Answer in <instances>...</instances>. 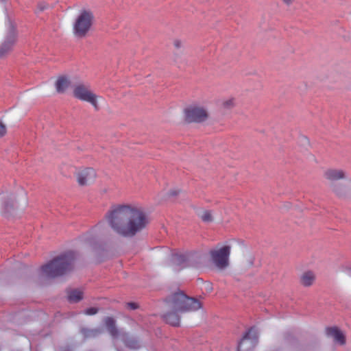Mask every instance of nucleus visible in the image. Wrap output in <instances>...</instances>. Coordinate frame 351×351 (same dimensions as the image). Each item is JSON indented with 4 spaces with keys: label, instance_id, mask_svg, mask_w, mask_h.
<instances>
[{
    "label": "nucleus",
    "instance_id": "f257e3e1",
    "mask_svg": "<svg viewBox=\"0 0 351 351\" xmlns=\"http://www.w3.org/2000/svg\"><path fill=\"white\" fill-rule=\"evenodd\" d=\"M105 219L116 234L126 238L141 232L149 223L143 208L134 204L112 205L105 215Z\"/></svg>",
    "mask_w": 351,
    "mask_h": 351
},
{
    "label": "nucleus",
    "instance_id": "f03ea898",
    "mask_svg": "<svg viewBox=\"0 0 351 351\" xmlns=\"http://www.w3.org/2000/svg\"><path fill=\"white\" fill-rule=\"evenodd\" d=\"M169 312L163 315L165 322L172 326H178L180 324V314L194 311L202 307L201 303L193 298L186 296L182 292H177L166 300Z\"/></svg>",
    "mask_w": 351,
    "mask_h": 351
},
{
    "label": "nucleus",
    "instance_id": "7ed1b4c3",
    "mask_svg": "<svg viewBox=\"0 0 351 351\" xmlns=\"http://www.w3.org/2000/svg\"><path fill=\"white\" fill-rule=\"evenodd\" d=\"M74 259V253L68 252L43 265L40 268L41 273L43 276L49 278L62 276L73 269Z\"/></svg>",
    "mask_w": 351,
    "mask_h": 351
},
{
    "label": "nucleus",
    "instance_id": "20e7f679",
    "mask_svg": "<svg viewBox=\"0 0 351 351\" xmlns=\"http://www.w3.org/2000/svg\"><path fill=\"white\" fill-rule=\"evenodd\" d=\"M324 178L330 184V190L338 197H343L349 189L343 184H336L337 181L346 179L347 173L342 169L328 168L324 171Z\"/></svg>",
    "mask_w": 351,
    "mask_h": 351
},
{
    "label": "nucleus",
    "instance_id": "39448f33",
    "mask_svg": "<svg viewBox=\"0 0 351 351\" xmlns=\"http://www.w3.org/2000/svg\"><path fill=\"white\" fill-rule=\"evenodd\" d=\"M73 95L75 98L90 104L97 110L99 109L98 99L101 97L94 93L88 84L79 83L73 87Z\"/></svg>",
    "mask_w": 351,
    "mask_h": 351
},
{
    "label": "nucleus",
    "instance_id": "423d86ee",
    "mask_svg": "<svg viewBox=\"0 0 351 351\" xmlns=\"http://www.w3.org/2000/svg\"><path fill=\"white\" fill-rule=\"evenodd\" d=\"M184 120L187 123H201L206 121L209 117L208 109L199 104L187 106L184 110Z\"/></svg>",
    "mask_w": 351,
    "mask_h": 351
},
{
    "label": "nucleus",
    "instance_id": "0eeeda50",
    "mask_svg": "<svg viewBox=\"0 0 351 351\" xmlns=\"http://www.w3.org/2000/svg\"><path fill=\"white\" fill-rule=\"evenodd\" d=\"M93 15L89 11H82L77 18L73 25V33L77 37H84L90 30Z\"/></svg>",
    "mask_w": 351,
    "mask_h": 351
},
{
    "label": "nucleus",
    "instance_id": "6e6552de",
    "mask_svg": "<svg viewBox=\"0 0 351 351\" xmlns=\"http://www.w3.org/2000/svg\"><path fill=\"white\" fill-rule=\"evenodd\" d=\"M212 263L219 269H224L229 265L230 247L225 245L219 249L212 250L209 252Z\"/></svg>",
    "mask_w": 351,
    "mask_h": 351
},
{
    "label": "nucleus",
    "instance_id": "1a4fd4ad",
    "mask_svg": "<svg viewBox=\"0 0 351 351\" xmlns=\"http://www.w3.org/2000/svg\"><path fill=\"white\" fill-rule=\"evenodd\" d=\"M325 333L327 337L332 339L335 344L344 346L346 343L345 334L337 326L326 328Z\"/></svg>",
    "mask_w": 351,
    "mask_h": 351
},
{
    "label": "nucleus",
    "instance_id": "9d476101",
    "mask_svg": "<svg viewBox=\"0 0 351 351\" xmlns=\"http://www.w3.org/2000/svg\"><path fill=\"white\" fill-rule=\"evenodd\" d=\"M96 178V172L93 168H86L77 173V182L80 185H88L93 183Z\"/></svg>",
    "mask_w": 351,
    "mask_h": 351
},
{
    "label": "nucleus",
    "instance_id": "9b49d317",
    "mask_svg": "<svg viewBox=\"0 0 351 351\" xmlns=\"http://www.w3.org/2000/svg\"><path fill=\"white\" fill-rule=\"evenodd\" d=\"M16 42V33L13 27L11 28L10 35L0 46V58L4 56L12 49Z\"/></svg>",
    "mask_w": 351,
    "mask_h": 351
},
{
    "label": "nucleus",
    "instance_id": "f8f14e48",
    "mask_svg": "<svg viewBox=\"0 0 351 351\" xmlns=\"http://www.w3.org/2000/svg\"><path fill=\"white\" fill-rule=\"evenodd\" d=\"M71 81L66 76H60L57 78L55 86L58 93H64L70 86Z\"/></svg>",
    "mask_w": 351,
    "mask_h": 351
},
{
    "label": "nucleus",
    "instance_id": "ddd939ff",
    "mask_svg": "<svg viewBox=\"0 0 351 351\" xmlns=\"http://www.w3.org/2000/svg\"><path fill=\"white\" fill-rule=\"evenodd\" d=\"M105 326L107 330L112 337H117L119 335V330L116 327L115 320L111 317H107L104 319Z\"/></svg>",
    "mask_w": 351,
    "mask_h": 351
},
{
    "label": "nucleus",
    "instance_id": "4468645a",
    "mask_svg": "<svg viewBox=\"0 0 351 351\" xmlns=\"http://www.w3.org/2000/svg\"><path fill=\"white\" fill-rule=\"evenodd\" d=\"M315 279V274L312 271H306L300 276V283L304 287H309L313 284Z\"/></svg>",
    "mask_w": 351,
    "mask_h": 351
},
{
    "label": "nucleus",
    "instance_id": "2eb2a0df",
    "mask_svg": "<svg viewBox=\"0 0 351 351\" xmlns=\"http://www.w3.org/2000/svg\"><path fill=\"white\" fill-rule=\"evenodd\" d=\"M68 300L70 302H77L83 298V292L79 289H72L67 291Z\"/></svg>",
    "mask_w": 351,
    "mask_h": 351
},
{
    "label": "nucleus",
    "instance_id": "dca6fc26",
    "mask_svg": "<svg viewBox=\"0 0 351 351\" xmlns=\"http://www.w3.org/2000/svg\"><path fill=\"white\" fill-rule=\"evenodd\" d=\"M187 257L185 255L180 254L176 255L173 257L174 263L179 266V269H182L186 267Z\"/></svg>",
    "mask_w": 351,
    "mask_h": 351
},
{
    "label": "nucleus",
    "instance_id": "f3484780",
    "mask_svg": "<svg viewBox=\"0 0 351 351\" xmlns=\"http://www.w3.org/2000/svg\"><path fill=\"white\" fill-rule=\"evenodd\" d=\"M235 104V99L230 97L225 99L221 101V107L224 110H230L234 107Z\"/></svg>",
    "mask_w": 351,
    "mask_h": 351
},
{
    "label": "nucleus",
    "instance_id": "a211bd4d",
    "mask_svg": "<svg viewBox=\"0 0 351 351\" xmlns=\"http://www.w3.org/2000/svg\"><path fill=\"white\" fill-rule=\"evenodd\" d=\"M81 332L84 336V337L88 338L97 336L98 334H99L100 331L99 329L82 328Z\"/></svg>",
    "mask_w": 351,
    "mask_h": 351
},
{
    "label": "nucleus",
    "instance_id": "6ab92c4d",
    "mask_svg": "<svg viewBox=\"0 0 351 351\" xmlns=\"http://www.w3.org/2000/svg\"><path fill=\"white\" fill-rule=\"evenodd\" d=\"M124 342L125 346L131 349H138L139 348V343L136 340L126 339Z\"/></svg>",
    "mask_w": 351,
    "mask_h": 351
},
{
    "label": "nucleus",
    "instance_id": "aec40b11",
    "mask_svg": "<svg viewBox=\"0 0 351 351\" xmlns=\"http://www.w3.org/2000/svg\"><path fill=\"white\" fill-rule=\"evenodd\" d=\"M200 218L204 222H210L213 221V216L211 212L209 210H204L202 213Z\"/></svg>",
    "mask_w": 351,
    "mask_h": 351
},
{
    "label": "nucleus",
    "instance_id": "412c9836",
    "mask_svg": "<svg viewBox=\"0 0 351 351\" xmlns=\"http://www.w3.org/2000/svg\"><path fill=\"white\" fill-rule=\"evenodd\" d=\"M252 330V329H250L244 335L243 339H241L238 346L237 351H243L242 347L246 343V341L250 339V334L251 333Z\"/></svg>",
    "mask_w": 351,
    "mask_h": 351
},
{
    "label": "nucleus",
    "instance_id": "4be33fe9",
    "mask_svg": "<svg viewBox=\"0 0 351 351\" xmlns=\"http://www.w3.org/2000/svg\"><path fill=\"white\" fill-rule=\"evenodd\" d=\"M98 312V308L95 307H90L85 310L84 314L87 315H93Z\"/></svg>",
    "mask_w": 351,
    "mask_h": 351
},
{
    "label": "nucleus",
    "instance_id": "5701e85b",
    "mask_svg": "<svg viewBox=\"0 0 351 351\" xmlns=\"http://www.w3.org/2000/svg\"><path fill=\"white\" fill-rule=\"evenodd\" d=\"M7 132L5 125L0 121V138L4 136Z\"/></svg>",
    "mask_w": 351,
    "mask_h": 351
},
{
    "label": "nucleus",
    "instance_id": "b1692460",
    "mask_svg": "<svg viewBox=\"0 0 351 351\" xmlns=\"http://www.w3.org/2000/svg\"><path fill=\"white\" fill-rule=\"evenodd\" d=\"M126 307L130 310H135L138 308V305L136 302H128L125 304Z\"/></svg>",
    "mask_w": 351,
    "mask_h": 351
},
{
    "label": "nucleus",
    "instance_id": "393cba45",
    "mask_svg": "<svg viewBox=\"0 0 351 351\" xmlns=\"http://www.w3.org/2000/svg\"><path fill=\"white\" fill-rule=\"evenodd\" d=\"M173 45L174 46L175 48L176 49H180L181 47H182L183 46V43L181 40L180 39H175L173 42Z\"/></svg>",
    "mask_w": 351,
    "mask_h": 351
},
{
    "label": "nucleus",
    "instance_id": "a878e982",
    "mask_svg": "<svg viewBox=\"0 0 351 351\" xmlns=\"http://www.w3.org/2000/svg\"><path fill=\"white\" fill-rule=\"evenodd\" d=\"M47 6L48 5L47 4H45L44 3H41L38 4V8L39 9L40 11H43L47 8Z\"/></svg>",
    "mask_w": 351,
    "mask_h": 351
},
{
    "label": "nucleus",
    "instance_id": "bb28decb",
    "mask_svg": "<svg viewBox=\"0 0 351 351\" xmlns=\"http://www.w3.org/2000/svg\"><path fill=\"white\" fill-rule=\"evenodd\" d=\"M282 2L285 4L286 5H291L295 0H281Z\"/></svg>",
    "mask_w": 351,
    "mask_h": 351
},
{
    "label": "nucleus",
    "instance_id": "cd10ccee",
    "mask_svg": "<svg viewBox=\"0 0 351 351\" xmlns=\"http://www.w3.org/2000/svg\"><path fill=\"white\" fill-rule=\"evenodd\" d=\"M349 183H350V185H351V180H349Z\"/></svg>",
    "mask_w": 351,
    "mask_h": 351
}]
</instances>
